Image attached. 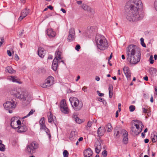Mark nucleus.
Returning <instances> with one entry per match:
<instances>
[{"mask_svg": "<svg viewBox=\"0 0 157 157\" xmlns=\"http://www.w3.org/2000/svg\"><path fill=\"white\" fill-rule=\"evenodd\" d=\"M143 4L141 0H130L125 6L127 19L130 22H136L142 20L144 13L141 10Z\"/></svg>", "mask_w": 157, "mask_h": 157, "instance_id": "obj_1", "label": "nucleus"}, {"mask_svg": "<svg viewBox=\"0 0 157 157\" xmlns=\"http://www.w3.org/2000/svg\"><path fill=\"white\" fill-rule=\"evenodd\" d=\"M126 54L127 59L131 64H135L140 61L141 54L140 51L137 50L135 45H131L128 46Z\"/></svg>", "mask_w": 157, "mask_h": 157, "instance_id": "obj_2", "label": "nucleus"}, {"mask_svg": "<svg viewBox=\"0 0 157 157\" xmlns=\"http://www.w3.org/2000/svg\"><path fill=\"white\" fill-rule=\"evenodd\" d=\"M96 43L98 48L101 50L106 49L108 45L107 40L103 35L97 34L95 37Z\"/></svg>", "mask_w": 157, "mask_h": 157, "instance_id": "obj_3", "label": "nucleus"}, {"mask_svg": "<svg viewBox=\"0 0 157 157\" xmlns=\"http://www.w3.org/2000/svg\"><path fill=\"white\" fill-rule=\"evenodd\" d=\"M15 91L12 90L11 94L13 95L14 97L19 99L23 101L26 100L28 101H30L32 99V95L31 94L23 91H17L15 93Z\"/></svg>", "mask_w": 157, "mask_h": 157, "instance_id": "obj_4", "label": "nucleus"}, {"mask_svg": "<svg viewBox=\"0 0 157 157\" xmlns=\"http://www.w3.org/2000/svg\"><path fill=\"white\" fill-rule=\"evenodd\" d=\"M70 101L74 109L76 111L80 110L83 106V103L82 101L79 100L75 97H70Z\"/></svg>", "mask_w": 157, "mask_h": 157, "instance_id": "obj_5", "label": "nucleus"}, {"mask_svg": "<svg viewBox=\"0 0 157 157\" xmlns=\"http://www.w3.org/2000/svg\"><path fill=\"white\" fill-rule=\"evenodd\" d=\"M3 106L4 109L7 110H8L10 113H13V110L16 107V105L14 101L12 100L11 101H7L3 104Z\"/></svg>", "mask_w": 157, "mask_h": 157, "instance_id": "obj_6", "label": "nucleus"}, {"mask_svg": "<svg viewBox=\"0 0 157 157\" xmlns=\"http://www.w3.org/2000/svg\"><path fill=\"white\" fill-rule=\"evenodd\" d=\"M38 144L35 141H33L30 143L26 147L27 152L30 154H32L35 152V150L38 147Z\"/></svg>", "mask_w": 157, "mask_h": 157, "instance_id": "obj_7", "label": "nucleus"}, {"mask_svg": "<svg viewBox=\"0 0 157 157\" xmlns=\"http://www.w3.org/2000/svg\"><path fill=\"white\" fill-rule=\"evenodd\" d=\"M54 83V78L51 76H49L45 80L44 83L40 85L41 87L43 88H48L52 86Z\"/></svg>", "mask_w": 157, "mask_h": 157, "instance_id": "obj_8", "label": "nucleus"}, {"mask_svg": "<svg viewBox=\"0 0 157 157\" xmlns=\"http://www.w3.org/2000/svg\"><path fill=\"white\" fill-rule=\"evenodd\" d=\"M60 109L62 112L64 113L67 114L69 113V109L67 106L65 99L62 100L61 102Z\"/></svg>", "mask_w": 157, "mask_h": 157, "instance_id": "obj_9", "label": "nucleus"}, {"mask_svg": "<svg viewBox=\"0 0 157 157\" xmlns=\"http://www.w3.org/2000/svg\"><path fill=\"white\" fill-rule=\"evenodd\" d=\"M75 31L73 28L70 29L69 31V35L68 36L67 40L69 41H71L74 40L75 39Z\"/></svg>", "mask_w": 157, "mask_h": 157, "instance_id": "obj_10", "label": "nucleus"}, {"mask_svg": "<svg viewBox=\"0 0 157 157\" xmlns=\"http://www.w3.org/2000/svg\"><path fill=\"white\" fill-rule=\"evenodd\" d=\"M30 10L27 8L21 11V15L18 18V20L21 21L24 18L26 17L29 13Z\"/></svg>", "mask_w": 157, "mask_h": 157, "instance_id": "obj_11", "label": "nucleus"}, {"mask_svg": "<svg viewBox=\"0 0 157 157\" xmlns=\"http://www.w3.org/2000/svg\"><path fill=\"white\" fill-rule=\"evenodd\" d=\"M134 123V125L136 126V129L137 130H140V132H141L142 128L144 126L141 121L136 120H133Z\"/></svg>", "mask_w": 157, "mask_h": 157, "instance_id": "obj_12", "label": "nucleus"}, {"mask_svg": "<svg viewBox=\"0 0 157 157\" xmlns=\"http://www.w3.org/2000/svg\"><path fill=\"white\" fill-rule=\"evenodd\" d=\"M25 121L23 120L22 121V125L21 126H18V129L17 132H23L26 131L28 129V128L26 125L25 124Z\"/></svg>", "mask_w": 157, "mask_h": 157, "instance_id": "obj_13", "label": "nucleus"}, {"mask_svg": "<svg viewBox=\"0 0 157 157\" xmlns=\"http://www.w3.org/2000/svg\"><path fill=\"white\" fill-rule=\"evenodd\" d=\"M123 71L128 80H131V74L130 71L129 69V68L127 67H124L123 68Z\"/></svg>", "mask_w": 157, "mask_h": 157, "instance_id": "obj_14", "label": "nucleus"}, {"mask_svg": "<svg viewBox=\"0 0 157 157\" xmlns=\"http://www.w3.org/2000/svg\"><path fill=\"white\" fill-rule=\"evenodd\" d=\"M106 131L104 126H102L99 127L97 131V133L98 136H101L105 134Z\"/></svg>", "mask_w": 157, "mask_h": 157, "instance_id": "obj_15", "label": "nucleus"}, {"mask_svg": "<svg viewBox=\"0 0 157 157\" xmlns=\"http://www.w3.org/2000/svg\"><path fill=\"white\" fill-rule=\"evenodd\" d=\"M50 114L48 116V122L49 123H52L53 122L55 125L56 126V117L52 114L51 112L49 113Z\"/></svg>", "mask_w": 157, "mask_h": 157, "instance_id": "obj_16", "label": "nucleus"}, {"mask_svg": "<svg viewBox=\"0 0 157 157\" xmlns=\"http://www.w3.org/2000/svg\"><path fill=\"white\" fill-rule=\"evenodd\" d=\"M46 33L50 38L54 37L56 35V33L52 29H48L46 31Z\"/></svg>", "mask_w": 157, "mask_h": 157, "instance_id": "obj_17", "label": "nucleus"}, {"mask_svg": "<svg viewBox=\"0 0 157 157\" xmlns=\"http://www.w3.org/2000/svg\"><path fill=\"white\" fill-rule=\"evenodd\" d=\"M94 147L95 152L98 154L101 149V144L99 141L98 140L95 143Z\"/></svg>", "mask_w": 157, "mask_h": 157, "instance_id": "obj_18", "label": "nucleus"}, {"mask_svg": "<svg viewBox=\"0 0 157 157\" xmlns=\"http://www.w3.org/2000/svg\"><path fill=\"white\" fill-rule=\"evenodd\" d=\"M93 153L92 151L89 148L85 150L83 152L84 157H90L92 156Z\"/></svg>", "mask_w": 157, "mask_h": 157, "instance_id": "obj_19", "label": "nucleus"}, {"mask_svg": "<svg viewBox=\"0 0 157 157\" xmlns=\"http://www.w3.org/2000/svg\"><path fill=\"white\" fill-rule=\"evenodd\" d=\"M37 52L38 54L40 57L42 58L44 57L45 52L43 48L41 47L39 48Z\"/></svg>", "mask_w": 157, "mask_h": 157, "instance_id": "obj_20", "label": "nucleus"}, {"mask_svg": "<svg viewBox=\"0 0 157 157\" xmlns=\"http://www.w3.org/2000/svg\"><path fill=\"white\" fill-rule=\"evenodd\" d=\"M58 63V59L54 58L52 62V68L54 71H56L57 68Z\"/></svg>", "mask_w": 157, "mask_h": 157, "instance_id": "obj_21", "label": "nucleus"}, {"mask_svg": "<svg viewBox=\"0 0 157 157\" xmlns=\"http://www.w3.org/2000/svg\"><path fill=\"white\" fill-rule=\"evenodd\" d=\"M62 52L59 48H58L55 52V58H57V59H62V57L61 56Z\"/></svg>", "mask_w": 157, "mask_h": 157, "instance_id": "obj_22", "label": "nucleus"}, {"mask_svg": "<svg viewBox=\"0 0 157 157\" xmlns=\"http://www.w3.org/2000/svg\"><path fill=\"white\" fill-rule=\"evenodd\" d=\"M131 132L132 134L133 135H137L140 133V131L137 130L134 126L131 127Z\"/></svg>", "mask_w": 157, "mask_h": 157, "instance_id": "obj_23", "label": "nucleus"}, {"mask_svg": "<svg viewBox=\"0 0 157 157\" xmlns=\"http://www.w3.org/2000/svg\"><path fill=\"white\" fill-rule=\"evenodd\" d=\"M113 87L112 85H109V96L110 98H112L113 93Z\"/></svg>", "mask_w": 157, "mask_h": 157, "instance_id": "obj_24", "label": "nucleus"}, {"mask_svg": "<svg viewBox=\"0 0 157 157\" xmlns=\"http://www.w3.org/2000/svg\"><path fill=\"white\" fill-rule=\"evenodd\" d=\"M152 141L153 143H155L157 140V135L155 133H153L151 135Z\"/></svg>", "mask_w": 157, "mask_h": 157, "instance_id": "obj_25", "label": "nucleus"}, {"mask_svg": "<svg viewBox=\"0 0 157 157\" xmlns=\"http://www.w3.org/2000/svg\"><path fill=\"white\" fill-rule=\"evenodd\" d=\"M76 138V136L75 135V132L74 131L71 132L69 136V139L71 140H73Z\"/></svg>", "mask_w": 157, "mask_h": 157, "instance_id": "obj_26", "label": "nucleus"}, {"mask_svg": "<svg viewBox=\"0 0 157 157\" xmlns=\"http://www.w3.org/2000/svg\"><path fill=\"white\" fill-rule=\"evenodd\" d=\"M6 71L10 73H13L15 72V71L13 70L12 68L10 66H8L6 68Z\"/></svg>", "mask_w": 157, "mask_h": 157, "instance_id": "obj_27", "label": "nucleus"}, {"mask_svg": "<svg viewBox=\"0 0 157 157\" xmlns=\"http://www.w3.org/2000/svg\"><path fill=\"white\" fill-rule=\"evenodd\" d=\"M156 70L154 67H151L149 70V73L152 75H154L156 73Z\"/></svg>", "mask_w": 157, "mask_h": 157, "instance_id": "obj_28", "label": "nucleus"}, {"mask_svg": "<svg viewBox=\"0 0 157 157\" xmlns=\"http://www.w3.org/2000/svg\"><path fill=\"white\" fill-rule=\"evenodd\" d=\"M16 77L14 76H11L9 77L8 79L13 82H16L19 83V81H17V79H16Z\"/></svg>", "mask_w": 157, "mask_h": 157, "instance_id": "obj_29", "label": "nucleus"}, {"mask_svg": "<svg viewBox=\"0 0 157 157\" xmlns=\"http://www.w3.org/2000/svg\"><path fill=\"white\" fill-rule=\"evenodd\" d=\"M106 128L107 130V132H109L112 131L113 128L111 125V124L110 123H108L106 126Z\"/></svg>", "mask_w": 157, "mask_h": 157, "instance_id": "obj_30", "label": "nucleus"}, {"mask_svg": "<svg viewBox=\"0 0 157 157\" xmlns=\"http://www.w3.org/2000/svg\"><path fill=\"white\" fill-rule=\"evenodd\" d=\"M35 111L33 109H31V110L29 112L28 114L26 116L22 117L21 118L22 119H24L25 118H27L30 116L32 115L33 113L35 112Z\"/></svg>", "mask_w": 157, "mask_h": 157, "instance_id": "obj_31", "label": "nucleus"}, {"mask_svg": "<svg viewBox=\"0 0 157 157\" xmlns=\"http://www.w3.org/2000/svg\"><path fill=\"white\" fill-rule=\"evenodd\" d=\"M114 136L115 138H117L120 137V132L117 130H114Z\"/></svg>", "mask_w": 157, "mask_h": 157, "instance_id": "obj_32", "label": "nucleus"}, {"mask_svg": "<svg viewBox=\"0 0 157 157\" xmlns=\"http://www.w3.org/2000/svg\"><path fill=\"white\" fill-rule=\"evenodd\" d=\"M5 149V145L2 144V141L0 140V151H4Z\"/></svg>", "mask_w": 157, "mask_h": 157, "instance_id": "obj_33", "label": "nucleus"}, {"mask_svg": "<svg viewBox=\"0 0 157 157\" xmlns=\"http://www.w3.org/2000/svg\"><path fill=\"white\" fill-rule=\"evenodd\" d=\"M81 7L84 10L87 11V10H88V9H89V7L86 5L84 4H83L81 6Z\"/></svg>", "mask_w": 157, "mask_h": 157, "instance_id": "obj_34", "label": "nucleus"}, {"mask_svg": "<svg viewBox=\"0 0 157 157\" xmlns=\"http://www.w3.org/2000/svg\"><path fill=\"white\" fill-rule=\"evenodd\" d=\"M15 119V118L14 117H12L11 119L10 126L13 128H17V127L14 126V123H13V121H14Z\"/></svg>", "mask_w": 157, "mask_h": 157, "instance_id": "obj_35", "label": "nucleus"}, {"mask_svg": "<svg viewBox=\"0 0 157 157\" xmlns=\"http://www.w3.org/2000/svg\"><path fill=\"white\" fill-rule=\"evenodd\" d=\"M121 132L123 135V136H128V134L127 132L125 129L121 130Z\"/></svg>", "mask_w": 157, "mask_h": 157, "instance_id": "obj_36", "label": "nucleus"}, {"mask_svg": "<svg viewBox=\"0 0 157 157\" xmlns=\"http://www.w3.org/2000/svg\"><path fill=\"white\" fill-rule=\"evenodd\" d=\"M63 157H68L69 153L67 150H65L63 152Z\"/></svg>", "mask_w": 157, "mask_h": 157, "instance_id": "obj_37", "label": "nucleus"}, {"mask_svg": "<svg viewBox=\"0 0 157 157\" xmlns=\"http://www.w3.org/2000/svg\"><path fill=\"white\" fill-rule=\"evenodd\" d=\"M128 136H124L123 137V143L125 144H126L128 143Z\"/></svg>", "mask_w": 157, "mask_h": 157, "instance_id": "obj_38", "label": "nucleus"}, {"mask_svg": "<svg viewBox=\"0 0 157 157\" xmlns=\"http://www.w3.org/2000/svg\"><path fill=\"white\" fill-rule=\"evenodd\" d=\"M141 44L142 46L144 47H146V45L144 42V39L143 38H141L140 39Z\"/></svg>", "mask_w": 157, "mask_h": 157, "instance_id": "obj_39", "label": "nucleus"}, {"mask_svg": "<svg viewBox=\"0 0 157 157\" xmlns=\"http://www.w3.org/2000/svg\"><path fill=\"white\" fill-rule=\"evenodd\" d=\"M45 124V118L44 117H42L40 120V125L43 124Z\"/></svg>", "mask_w": 157, "mask_h": 157, "instance_id": "obj_40", "label": "nucleus"}, {"mask_svg": "<svg viewBox=\"0 0 157 157\" xmlns=\"http://www.w3.org/2000/svg\"><path fill=\"white\" fill-rule=\"evenodd\" d=\"M129 109L130 111L133 112L135 110V107L134 105H130L129 107Z\"/></svg>", "mask_w": 157, "mask_h": 157, "instance_id": "obj_41", "label": "nucleus"}, {"mask_svg": "<svg viewBox=\"0 0 157 157\" xmlns=\"http://www.w3.org/2000/svg\"><path fill=\"white\" fill-rule=\"evenodd\" d=\"M44 130L46 132V133L49 136V137L51 136L50 132L49 129L48 128H46L44 129Z\"/></svg>", "mask_w": 157, "mask_h": 157, "instance_id": "obj_42", "label": "nucleus"}, {"mask_svg": "<svg viewBox=\"0 0 157 157\" xmlns=\"http://www.w3.org/2000/svg\"><path fill=\"white\" fill-rule=\"evenodd\" d=\"M88 10L87 11L89 12L90 13L92 14H94V10L89 7Z\"/></svg>", "mask_w": 157, "mask_h": 157, "instance_id": "obj_43", "label": "nucleus"}, {"mask_svg": "<svg viewBox=\"0 0 157 157\" xmlns=\"http://www.w3.org/2000/svg\"><path fill=\"white\" fill-rule=\"evenodd\" d=\"M149 60L150 61V63L151 64H152L154 63V61L153 59V56L151 55L150 56Z\"/></svg>", "mask_w": 157, "mask_h": 157, "instance_id": "obj_44", "label": "nucleus"}, {"mask_svg": "<svg viewBox=\"0 0 157 157\" xmlns=\"http://www.w3.org/2000/svg\"><path fill=\"white\" fill-rule=\"evenodd\" d=\"M21 121H20L19 120H18L17 121V124L18 125H20L21 126V125H22V121H23V119H22L21 118L20 119Z\"/></svg>", "mask_w": 157, "mask_h": 157, "instance_id": "obj_45", "label": "nucleus"}, {"mask_svg": "<svg viewBox=\"0 0 157 157\" xmlns=\"http://www.w3.org/2000/svg\"><path fill=\"white\" fill-rule=\"evenodd\" d=\"M154 6L155 10L157 12V0H155L154 4Z\"/></svg>", "mask_w": 157, "mask_h": 157, "instance_id": "obj_46", "label": "nucleus"}, {"mask_svg": "<svg viewBox=\"0 0 157 157\" xmlns=\"http://www.w3.org/2000/svg\"><path fill=\"white\" fill-rule=\"evenodd\" d=\"M102 155L104 157H106L107 155V151L106 150L104 151L102 153Z\"/></svg>", "mask_w": 157, "mask_h": 157, "instance_id": "obj_47", "label": "nucleus"}, {"mask_svg": "<svg viewBox=\"0 0 157 157\" xmlns=\"http://www.w3.org/2000/svg\"><path fill=\"white\" fill-rule=\"evenodd\" d=\"M75 121L76 123L78 124H80L82 122L81 120L78 117L76 118V119L75 120Z\"/></svg>", "mask_w": 157, "mask_h": 157, "instance_id": "obj_48", "label": "nucleus"}, {"mask_svg": "<svg viewBox=\"0 0 157 157\" xmlns=\"http://www.w3.org/2000/svg\"><path fill=\"white\" fill-rule=\"evenodd\" d=\"M47 127L45 125V124L40 125V129L44 130L45 128H46Z\"/></svg>", "mask_w": 157, "mask_h": 157, "instance_id": "obj_49", "label": "nucleus"}, {"mask_svg": "<svg viewBox=\"0 0 157 157\" xmlns=\"http://www.w3.org/2000/svg\"><path fill=\"white\" fill-rule=\"evenodd\" d=\"M92 125V122L91 121H89L87 123V127L90 128Z\"/></svg>", "mask_w": 157, "mask_h": 157, "instance_id": "obj_50", "label": "nucleus"}, {"mask_svg": "<svg viewBox=\"0 0 157 157\" xmlns=\"http://www.w3.org/2000/svg\"><path fill=\"white\" fill-rule=\"evenodd\" d=\"M80 46L79 45L77 44L76 45L75 49L77 51H79L80 48Z\"/></svg>", "mask_w": 157, "mask_h": 157, "instance_id": "obj_51", "label": "nucleus"}, {"mask_svg": "<svg viewBox=\"0 0 157 157\" xmlns=\"http://www.w3.org/2000/svg\"><path fill=\"white\" fill-rule=\"evenodd\" d=\"M97 93L98 95L100 97H102L104 96V94L103 93H100L99 92V91L98 90L97 91Z\"/></svg>", "mask_w": 157, "mask_h": 157, "instance_id": "obj_52", "label": "nucleus"}, {"mask_svg": "<svg viewBox=\"0 0 157 157\" xmlns=\"http://www.w3.org/2000/svg\"><path fill=\"white\" fill-rule=\"evenodd\" d=\"M4 41V39L3 38H0V46H1L2 43Z\"/></svg>", "mask_w": 157, "mask_h": 157, "instance_id": "obj_53", "label": "nucleus"}, {"mask_svg": "<svg viewBox=\"0 0 157 157\" xmlns=\"http://www.w3.org/2000/svg\"><path fill=\"white\" fill-rule=\"evenodd\" d=\"M72 117L74 120H75L76 119V118H77L78 117H77V116L76 115H75V114H73L72 115Z\"/></svg>", "mask_w": 157, "mask_h": 157, "instance_id": "obj_54", "label": "nucleus"}, {"mask_svg": "<svg viewBox=\"0 0 157 157\" xmlns=\"http://www.w3.org/2000/svg\"><path fill=\"white\" fill-rule=\"evenodd\" d=\"M7 53L9 56H11L12 53L10 51L7 50Z\"/></svg>", "mask_w": 157, "mask_h": 157, "instance_id": "obj_55", "label": "nucleus"}, {"mask_svg": "<svg viewBox=\"0 0 157 157\" xmlns=\"http://www.w3.org/2000/svg\"><path fill=\"white\" fill-rule=\"evenodd\" d=\"M82 90L84 92H86V91H87V88L85 86H84V87H82Z\"/></svg>", "mask_w": 157, "mask_h": 157, "instance_id": "obj_56", "label": "nucleus"}, {"mask_svg": "<svg viewBox=\"0 0 157 157\" xmlns=\"http://www.w3.org/2000/svg\"><path fill=\"white\" fill-rule=\"evenodd\" d=\"M143 112L144 113H147V110L145 109L144 108H142Z\"/></svg>", "mask_w": 157, "mask_h": 157, "instance_id": "obj_57", "label": "nucleus"}, {"mask_svg": "<svg viewBox=\"0 0 157 157\" xmlns=\"http://www.w3.org/2000/svg\"><path fill=\"white\" fill-rule=\"evenodd\" d=\"M143 79L144 80L147 81L148 80V77L147 76H145L144 77Z\"/></svg>", "mask_w": 157, "mask_h": 157, "instance_id": "obj_58", "label": "nucleus"}, {"mask_svg": "<svg viewBox=\"0 0 157 157\" xmlns=\"http://www.w3.org/2000/svg\"><path fill=\"white\" fill-rule=\"evenodd\" d=\"M48 8L50 9L51 10H52L53 9V7L51 5H49L48 6Z\"/></svg>", "mask_w": 157, "mask_h": 157, "instance_id": "obj_59", "label": "nucleus"}, {"mask_svg": "<svg viewBox=\"0 0 157 157\" xmlns=\"http://www.w3.org/2000/svg\"><path fill=\"white\" fill-rule=\"evenodd\" d=\"M76 2L78 4L81 5L82 3V2L81 1H77Z\"/></svg>", "mask_w": 157, "mask_h": 157, "instance_id": "obj_60", "label": "nucleus"}, {"mask_svg": "<svg viewBox=\"0 0 157 157\" xmlns=\"http://www.w3.org/2000/svg\"><path fill=\"white\" fill-rule=\"evenodd\" d=\"M61 11H62V12L63 13H66V10H65V9H64L63 8H61V10H60Z\"/></svg>", "mask_w": 157, "mask_h": 157, "instance_id": "obj_61", "label": "nucleus"}, {"mask_svg": "<svg viewBox=\"0 0 157 157\" xmlns=\"http://www.w3.org/2000/svg\"><path fill=\"white\" fill-rule=\"evenodd\" d=\"M60 62H62L63 64H64V61L63 60H62V59H59L58 63Z\"/></svg>", "mask_w": 157, "mask_h": 157, "instance_id": "obj_62", "label": "nucleus"}, {"mask_svg": "<svg viewBox=\"0 0 157 157\" xmlns=\"http://www.w3.org/2000/svg\"><path fill=\"white\" fill-rule=\"evenodd\" d=\"M98 100L100 101H102V100H103V99L101 98H98Z\"/></svg>", "mask_w": 157, "mask_h": 157, "instance_id": "obj_63", "label": "nucleus"}, {"mask_svg": "<svg viewBox=\"0 0 157 157\" xmlns=\"http://www.w3.org/2000/svg\"><path fill=\"white\" fill-rule=\"evenodd\" d=\"M155 92H156V94L157 95V86H155Z\"/></svg>", "mask_w": 157, "mask_h": 157, "instance_id": "obj_64", "label": "nucleus"}]
</instances>
